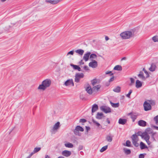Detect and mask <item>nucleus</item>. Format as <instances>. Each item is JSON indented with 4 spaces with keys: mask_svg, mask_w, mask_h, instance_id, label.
<instances>
[{
    "mask_svg": "<svg viewBox=\"0 0 158 158\" xmlns=\"http://www.w3.org/2000/svg\"><path fill=\"white\" fill-rule=\"evenodd\" d=\"M51 81L50 80L46 79L43 81L41 84L40 85L38 89L43 90H45L47 87H49L51 84Z\"/></svg>",
    "mask_w": 158,
    "mask_h": 158,
    "instance_id": "nucleus-1",
    "label": "nucleus"
},
{
    "mask_svg": "<svg viewBox=\"0 0 158 158\" xmlns=\"http://www.w3.org/2000/svg\"><path fill=\"white\" fill-rule=\"evenodd\" d=\"M133 33L131 31H126L123 32L120 34L122 39L123 40H127L130 39L132 37Z\"/></svg>",
    "mask_w": 158,
    "mask_h": 158,
    "instance_id": "nucleus-2",
    "label": "nucleus"
},
{
    "mask_svg": "<svg viewBox=\"0 0 158 158\" xmlns=\"http://www.w3.org/2000/svg\"><path fill=\"white\" fill-rule=\"evenodd\" d=\"M150 104L152 105H155V102H152L150 103L147 101H145L143 104V107L144 110L146 111H148L151 110L152 106Z\"/></svg>",
    "mask_w": 158,
    "mask_h": 158,
    "instance_id": "nucleus-3",
    "label": "nucleus"
},
{
    "mask_svg": "<svg viewBox=\"0 0 158 158\" xmlns=\"http://www.w3.org/2000/svg\"><path fill=\"white\" fill-rule=\"evenodd\" d=\"M100 109L101 110L106 114L111 113L112 111L111 109L106 106L103 105L101 106Z\"/></svg>",
    "mask_w": 158,
    "mask_h": 158,
    "instance_id": "nucleus-4",
    "label": "nucleus"
},
{
    "mask_svg": "<svg viewBox=\"0 0 158 158\" xmlns=\"http://www.w3.org/2000/svg\"><path fill=\"white\" fill-rule=\"evenodd\" d=\"M60 127V123L58 122L56 123L53 126L51 130V132L52 134H55L57 131Z\"/></svg>",
    "mask_w": 158,
    "mask_h": 158,
    "instance_id": "nucleus-5",
    "label": "nucleus"
},
{
    "mask_svg": "<svg viewBox=\"0 0 158 158\" xmlns=\"http://www.w3.org/2000/svg\"><path fill=\"white\" fill-rule=\"evenodd\" d=\"M148 135L149 134L143 132L141 136L142 138L144 139L146 141V142L147 143V144L148 145H149L151 144V143L149 140L150 139V136Z\"/></svg>",
    "mask_w": 158,
    "mask_h": 158,
    "instance_id": "nucleus-6",
    "label": "nucleus"
},
{
    "mask_svg": "<svg viewBox=\"0 0 158 158\" xmlns=\"http://www.w3.org/2000/svg\"><path fill=\"white\" fill-rule=\"evenodd\" d=\"M84 77V74L82 73H77L75 76V81L76 82H79L81 78H82Z\"/></svg>",
    "mask_w": 158,
    "mask_h": 158,
    "instance_id": "nucleus-7",
    "label": "nucleus"
},
{
    "mask_svg": "<svg viewBox=\"0 0 158 158\" xmlns=\"http://www.w3.org/2000/svg\"><path fill=\"white\" fill-rule=\"evenodd\" d=\"M89 65L90 67L95 68L97 67L98 63L95 60H93L89 63Z\"/></svg>",
    "mask_w": 158,
    "mask_h": 158,
    "instance_id": "nucleus-8",
    "label": "nucleus"
},
{
    "mask_svg": "<svg viewBox=\"0 0 158 158\" xmlns=\"http://www.w3.org/2000/svg\"><path fill=\"white\" fill-rule=\"evenodd\" d=\"M71 152L70 151L65 150L62 152V154L64 156L68 157L71 155Z\"/></svg>",
    "mask_w": 158,
    "mask_h": 158,
    "instance_id": "nucleus-9",
    "label": "nucleus"
},
{
    "mask_svg": "<svg viewBox=\"0 0 158 158\" xmlns=\"http://www.w3.org/2000/svg\"><path fill=\"white\" fill-rule=\"evenodd\" d=\"M64 85L66 86L72 85L74 86V84L72 79H69L66 81L64 83Z\"/></svg>",
    "mask_w": 158,
    "mask_h": 158,
    "instance_id": "nucleus-10",
    "label": "nucleus"
},
{
    "mask_svg": "<svg viewBox=\"0 0 158 158\" xmlns=\"http://www.w3.org/2000/svg\"><path fill=\"white\" fill-rule=\"evenodd\" d=\"M90 54V52H88L84 54L83 57V59L85 61H87L88 60Z\"/></svg>",
    "mask_w": 158,
    "mask_h": 158,
    "instance_id": "nucleus-11",
    "label": "nucleus"
},
{
    "mask_svg": "<svg viewBox=\"0 0 158 158\" xmlns=\"http://www.w3.org/2000/svg\"><path fill=\"white\" fill-rule=\"evenodd\" d=\"M62 0H46L47 2L52 4H55L61 1Z\"/></svg>",
    "mask_w": 158,
    "mask_h": 158,
    "instance_id": "nucleus-12",
    "label": "nucleus"
},
{
    "mask_svg": "<svg viewBox=\"0 0 158 158\" xmlns=\"http://www.w3.org/2000/svg\"><path fill=\"white\" fill-rule=\"evenodd\" d=\"M93 89L89 85H88L85 88V90L89 94H91L93 93Z\"/></svg>",
    "mask_w": 158,
    "mask_h": 158,
    "instance_id": "nucleus-13",
    "label": "nucleus"
},
{
    "mask_svg": "<svg viewBox=\"0 0 158 158\" xmlns=\"http://www.w3.org/2000/svg\"><path fill=\"white\" fill-rule=\"evenodd\" d=\"M138 77L142 80H145L146 78L148 77H146V76L145 77L144 76L143 73L142 71H140L139 72V74L138 75Z\"/></svg>",
    "mask_w": 158,
    "mask_h": 158,
    "instance_id": "nucleus-14",
    "label": "nucleus"
},
{
    "mask_svg": "<svg viewBox=\"0 0 158 158\" xmlns=\"http://www.w3.org/2000/svg\"><path fill=\"white\" fill-rule=\"evenodd\" d=\"M98 109V106L96 104H94L92 106V114L93 115V113L95 112Z\"/></svg>",
    "mask_w": 158,
    "mask_h": 158,
    "instance_id": "nucleus-15",
    "label": "nucleus"
},
{
    "mask_svg": "<svg viewBox=\"0 0 158 158\" xmlns=\"http://www.w3.org/2000/svg\"><path fill=\"white\" fill-rule=\"evenodd\" d=\"M146 122L143 120H140L138 122L139 125L142 127H145L146 126Z\"/></svg>",
    "mask_w": 158,
    "mask_h": 158,
    "instance_id": "nucleus-16",
    "label": "nucleus"
},
{
    "mask_svg": "<svg viewBox=\"0 0 158 158\" xmlns=\"http://www.w3.org/2000/svg\"><path fill=\"white\" fill-rule=\"evenodd\" d=\"M142 82L138 80L136 81L135 87L137 88H139L142 86Z\"/></svg>",
    "mask_w": 158,
    "mask_h": 158,
    "instance_id": "nucleus-17",
    "label": "nucleus"
},
{
    "mask_svg": "<svg viewBox=\"0 0 158 158\" xmlns=\"http://www.w3.org/2000/svg\"><path fill=\"white\" fill-rule=\"evenodd\" d=\"M156 68V64H152L151 67L149 68V70L152 72L154 71Z\"/></svg>",
    "mask_w": 158,
    "mask_h": 158,
    "instance_id": "nucleus-18",
    "label": "nucleus"
},
{
    "mask_svg": "<svg viewBox=\"0 0 158 158\" xmlns=\"http://www.w3.org/2000/svg\"><path fill=\"white\" fill-rule=\"evenodd\" d=\"M127 120L125 119L120 118L118 120V123L122 125L125 124L127 122Z\"/></svg>",
    "mask_w": 158,
    "mask_h": 158,
    "instance_id": "nucleus-19",
    "label": "nucleus"
},
{
    "mask_svg": "<svg viewBox=\"0 0 158 158\" xmlns=\"http://www.w3.org/2000/svg\"><path fill=\"white\" fill-rule=\"evenodd\" d=\"M71 66L72 67L73 69L75 70H77L79 71H81V69L80 67H79L78 66L74 65L73 64H70Z\"/></svg>",
    "mask_w": 158,
    "mask_h": 158,
    "instance_id": "nucleus-20",
    "label": "nucleus"
},
{
    "mask_svg": "<svg viewBox=\"0 0 158 158\" xmlns=\"http://www.w3.org/2000/svg\"><path fill=\"white\" fill-rule=\"evenodd\" d=\"M41 148L40 147L35 148L33 152L31 153V155H33L34 154L38 152L41 150Z\"/></svg>",
    "mask_w": 158,
    "mask_h": 158,
    "instance_id": "nucleus-21",
    "label": "nucleus"
},
{
    "mask_svg": "<svg viewBox=\"0 0 158 158\" xmlns=\"http://www.w3.org/2000/svg\"><path fill=\"white\" fill-rule=\"evenodd\" d=\"M103 114L102 113L98 112L96 116V118L99 119H101L102 118Z\"/></svg>",
    "mask_w": 158,
    "mask_h": 158,
    "instance_id": "nucleus-22",
    "label": "nucleus"
},
{
    "mask_svg": "<svg viewBox=\"0 0 158 158\" xmlns=\"http://www.w3.org/2000/svg\"><path fill=\"white\" fill-rule=\"evenodd\" d=\"M97 57V56L94 53H92L90 54V59L92 61L93 60H94V59H96Z\"/></svg>",
    "mask_w": 158,
    "mask_h": 158,
    "instance_id": "nucleus-23",
    "label": "nucleus"
},
{
    "mask_svg": "<svg viewBox=\"0 0 158 158\" xmlns=\"http://www.w3.org/2000/svg\"><path fill=\"white\" fill-rule=\"evenodd\" d=\"M101 87V85H98L94 86L93 88V89L94 91H98L99 89H100Z\"/></svg>",
    "mask_w": 158,
    "mask_h": 158,
    "instance_id": "nucleus-24",
    "label": "nucleus"
},
{
    "mask_svg": "<svg viewBox=\"0 0 158 158\" xmlns=\"http://www.w3.org/2000/svg\"><path fill=\"white\" fill-rule=\"evenodd\" d=\"M112 136L110 135H108L106 136V139L108 142H110L112 140Z\"/></svg>",
    "mask_w": 158,
    "mask_h": 158,
    "instance_id": "nucleus-25",
    "label": "nucleus"
},
{
    "mask_svg": "<svg viewBox=\"0 0 158 158\" xmlns=\"http://www.w3.org/2000/svg\"><path fill=\"white\" fill-rule=\"evenodd\" d=\"M148 134H151L152 132V130L150 128H147L144 132Z\"/></svg>",
    "mask_w": 158,
    "mask_h": 158,
    "instance_id": "nucleus-26",
    "label": "nucleus"
},
{
    "mask_svg": "<svg viewBox=\"0 0 158 158\" xmlns=\"http://www.w3.org/2000/svg\"><path fill=\"white\" fill-rule=\"evenodd\" d=\"M110 103L112 106L114 108L118 107L119 106V103H114L111 101L110 102Z\"/></svg>",
    "mask_w": 158,
    "mask_h": 158,
    "instance_id": "nucleus-27",
    "label": "nucleus"
},
{
    "mask_svg": "<svg viewBox=\"0 0 158 158\" xmlns=\"http://www.w3.org/2000/svg\"><path fill=\"white\" fill-rule=\"evenodd\" d=\"M132 141H138L139 138L138 136L136 134H134L131 137Z\"/></svg>",
    "mask_w": 158,
    "mask_h": 158,
    "instance_id": "nucleus-28",
    "label": "nucleus"
},
{
    "mask_svg": "<svg viewBox=\"0 0 158 158\" xmlns=\"http://www.w3.org/2000/svg\"><path fill=\"white\" fill-rule=\"evenodd\" d=\"M140 148L141 149H143L147 148V147L143 142H141L140 143Z\"/></svg>",
    "mask_w": 158,
    "mask_h": 158,
    "instance_id": "nucleus-29",
    "label": "nucleus"
},
{
    "mask_svg": "<svg viewBox=\"0 0 158 158\" xmlns=\"http://www.w3.org/2000/svg\"><path fill=\"white\" fill-rule=\"evenodd\" d=\"M114 69L118 71H121L122 70V68L120 65H117L114 67Z\"/></svg>",
    "mask_w": 158,
    "mask_h": 158,
    "instance_id": "nucleus-30",
    "label": "nucleus"
},
{
    "mask_svg": "<svg viewBox=\"0 0 158 158\" xmlns=\"http://www.w3.org/2000/svg\"><path fill=\"white\" fill-rule=\"evenodd\" d=\"M75 52L76 53L81 56L83 54L84 51L82 49H79L76 50Z\"/></svg>",
    "mask_w": 158,
    "mask_h": 158,
    "instance_id": "nucleus-31",
    "label": "nucleus"
},
{
    "mask_svg": "<svg viewBox=\"0 0 158 158\" xmlns=\"http://www.w3.org/2000/svg\"><path fill=\"white\" fill-rule=\"evenodd\" d=\"M65 146L68 148H72L73 147V145L71 143H67L64 144Z\"/></svg>",
    "mask_w": 158,
    "mask_h": 158,
    "instance_id": "nucleus-32",
    "label": "nucleus"
},
{
    "mask_svg": "<svg viewBox=\"0 0 158 158\" xmlns=\"http://www.w3.org/2000/svg\"><path fill=\"white\" fill-rule=\"evenodd\" d=\"M79 131L77 129H76V127L73 130V132L75 135L80 136L81 135V134Z\"/></svg>",
    "mask_w": 158,
    "mask_h": 158,
    "instance_id": "nucleus-33",
    "label": "nucleus"
},
{
    "mask_svg": "<svg viewBox=\"0 0 158 158\" xmlns=\"http://www.w3.org/2000/svg\"><path fill=\"white\" fill-rule=\"evenodd\" d=\"M131 118L133 122H134L135 119L137 117V115L135 114H131Z\"/></svg>",
    "mask_w": 158,
    "mask_h": 158,
    "instance_id": "nucleus-34",
    "label": "nucleus"
},
{
    "mask_svg": "<svg viewBox=\"0 0 158 158\" xmlns=\"http://www.w3.org/2000/svg\"><path fill=\"white\" fill-rule=\"evenodd\" d=\"M120 89L121 88L119 86H117L116 88H114L113 90L114 92H117V93H118L120 92Z\"/></svg>",
    "mask_w": 158,
    "mask_h": 158,
    "instance_id": "nucleus-35",
    "label": "nucleus"
},
{
    "mask_svg": "<svg viewBox=\"0 0 158 158\" xmlns=\"http://www.w3.org/2000/svg\"><path fill=\"white\" fill-rule=\"evenodd\" d=\"M91 84L94 86L98 84V80L96 79H94L91 81Z\"/></svg>",
    "mask_w": 158,
    "mask_h": 158,
    "instance_id": "nucleus-36",
    "label": "nucleus"
},
{
    "mask_svg": "<svg viewBox=\"0 0 158 158\" xmlns=\"http://www.w3.org/2000/svg\"><path fill=\"white\" fill-rule=\"evenodd\" d=\"M151 134L152 137L153 139V140H155V138L158 136V135L157 134V133L156 132H152Z\"/></svg>",
    "mask_w": 158,
    "mask_h": 158,
    "instance_id": "nucleus-37",
    "label": "nucleus"
},
{
    "mask_svg": "<svg viewBox=\"0 0 158 158\" xmlns=\"http://www.w3.org/2000/svg\"><path fill=\"white\" fill-rule=\"evenodd\" d=\"M76 127V129H77L79 131L82 132L84 131V129L82 127L79 126H77Z\"/></svg>",
    "mask_w": 158,
    "mask_h": 158,
    "instance_id": "nucleus-38",
    "label": "nucleus"
},
{
    "mask_svg": "<svg viewBox=\"0 0 158 158\" xmlns=\"http://www.w3.org/2000/svg\"><path fill=\"white\" fill-rule=\"evenodd\" d=\"M108 148V146L106 145L102 148L100 150V152H103L105 150H106Z\"/></svg>",
    "mask_w": 158,
    "mask_h": 158,
    "instance_id": "nucleus-39",
    "label": "nucleus"
},
{
    "mask_svg": "<svg viewBox=\"0 0 158 158\" xmlns=\"http://www.w3.org/2000/svg\"><path fill=\"white\" fill-rule=\"evenodd\" d=\"M124 151L125 153L127 155L131 153V151L130 149H124Z\"/></svg>",
    "mask_w": 158,
    "mask_h": 158,
    "instance_id": "nucleus-40",
    "label": "nucleus"
},
{
    "mask_svg": "<svg viewBox=\"0 0 158 158\" xmlns=\"http://www.w3.org/2000/svg\"><path fill=\"white\" fill-rule=\"evenodd\" d=\"M92 120L94 124L96 125V126H97L98 127H99L100 126V124L98 122H97L94 119H93Z\"/></svg>",
    "mask_w": 158,
    "mask_h": 158,
    "instance_id": "nucleus-41",
    "label": "nucleus"
},
{
    "mask_svg": "<svg viewBox=\"0 0 158 158\" xmlns=\"http://www.w3.org/2000/svg\"><path fill=\"white\" fill-rule=\"evenodd\" d=\"M138 141H132V143L133 145L136 147H137L139 145V144L137 143Z\"/></svg>",
    "mask_w": 158,
    "mask_h": 158,
    "instance_id": "nucleus-42",
    "label": "nucleus"
},
{
    "mask_svg": "<svg viewBox=\"0 0 158 158\" xmlns=\"http://www.w3.org/2000/svg\"><path fill=\"white\" fill-rule=\"evenodd\" d=\"M152 39L153 40L154 42H156L158 41V36H153Z\"/></svg>",
    "mask_w": 158,
    "mask_h": 158,
    "instance_id": "nucleus-43",
    "label": "nucleus"
},
{
    "mask_svg": "<svg viewBox=\"0 0 158 158\" xmlns=\"http://www.w3.org/2000/svg\"><path fill=\"white\" fill-rule=\"evenodd\" d=\"M143 71L144 72V73L146 75V77H149V75L147 71L146 70V69L144 68H143Z\"/></svg>",
    "mask_w": 158,
    "mask_h": 158,
    "instance_id": "nucleus-44",
    "label": "nucleus"
},
{
    "mask_svg": "<svg viewBox=\"0 0 158 158\" xmlns=\"http://www.w3.org/2000/svg\"><path fill=\"white\" fill-rule=\"evenodd\" d=\"M131 142L129 140H127L126 142V146L127 147L131 146Z\"/></svg>",
    "mask_w": 158,
    "mask_h": 158,
    "instance_id": "nucleus-45",
    "label": "nucleus"
},
{
    "mask_svg": "<svg viewBox=\"0 0 158 158\" xmlns=\"http://www.w3.org/2000/svg\"><path fill=\"white\" fill-rule=\"evenodd\" d=\"M154 120L156 122V124H158V115H157L154 118Z\"/></svg>",
    "mask_w": 158,
    "mask_h": 158,
    "instance_id": "nucleus-46",
    "label": "nucleus"
},
{
    "mask_svg": "<svg viewBox=\"0 0 158 158\" xmlns=\"http://www.w3.org/2000/svg\"><path fill=\"white\" fill-rule=\"evenodd\" d=\"M130 79L131 81V83L130 84V85H131L133 84L134 83L135 80L132 78H130Z\"/></svg>",
    "mask_w": 158,
    "mask_h": 158,
    "instance_id": "nucleus-47",
    "label": "nucleus"
},
{
    "mask_svg": "<svg viewBox=\"0 0 158 158\" xmlns=\"http://www.w3.org/2000/svg\"><path fill=\"white\" fill-rule=\"evenodd\" d=\"M132 92V90L131 89L130 90L129 93L126 95V96L128 98L130 97V95Z\"/></svg>",
    "mask_w": 158,
    "mask_h": 158,
    "instance_id": "nucleus-48",
    "label": "nucleus"
},
{
    "mask_svg": "<svg viewBox=\"0 0 158 158\" xmlns=\"http://www.w3.org/2000/svg\"><path fill=\"white\" fill-rule=\"evenodd\" d=\"M86 120L84 118L81 119L80 120V122L82 123H85L86 122Z\"/></svg>",
    "mask_w": 158,
    "mask_h": 158,
    "instance_id": "nucleus-49",
    "label": "nucleus"
},
{
    "mask_svg": "<svg viewBox=\"0 0 158 158\" xmlns=\"http://www.w3.org/2000/svg\"><path fill=\"white\" fill-rule=\"evenodd\" d=\"M74 53V52L73 51H71L69 52L67 54V55H69L71 54V55H73Z\"/></svg>",
    "mask_w": 158,
    "mask_h": 158,
    "instance_id": "nucleus-50",
    "label": "nucleus"
},
{
    "mask_svg": "<svg viewBox=\"0 0 158 158\" xmlns=\"http://www.w3.org/2000/svg\"><path fill=\"white\" fill-rule=\"evenodd\" d=\"M106 74H110V75L112 76L113 75V74L112 73L111 71L107 72L106 73Z\"/></svg>",
    "mask_w": 158,
    "mask_h": 158,
    "instance_id": "nucleus-51",
    "label": "nucleus"
},
{
    "mask_svg": "<svg viewBox=\"0 0 158 158\" xmlns=\"http://www.w3.org/2000/svg\"><path fill=\"white\" fill-rule=\"evenodd\" d=\"M83 68L86 71L89 70V68H88V66L87 65H85L84 67Z\"/></svg>",
    "mask_w": 158,
    "mask_h": 158,
    "instance_id": "nucleus-52",
    "label": "nucleus"
},
{
    "mask_svg": "<svg viewBox=\"0 0 158 158\" xmlns=\"http://www.w3.org/2000/svg\"><path fill=\"white\" fill-rule=\"evenodd\" d=\"M114 80V77L113 76L109 80V82L113 81Z\"/></svg>",
    "mask_w": 158,
    "mask_h": 158,
    "instance_id": "nucleus-53",
    "label": "nucleus"
},
{
    "mask_svg": "<svg viewBox=\"0 0 158 158\" xmlns=\"http://www.w3.org/2000/svg\"><path fill=\"white\" fill-rule=\"evenodd\" d=\"M144 156L143 154H140L139 156V158H144Z\"/></svg>",
    "mask_w": 158,
    "mask_h": 158,
    "instance_id": "nucleus-54",
    "label": "nucleus"
},
{
    "mask_svg": "<svg viewBox=\"0 0 158 158\" xmlns=\"http://www.w3.org/2000/svg\"><path fill=\"white\" fill-rule=\"evenodd\" d=\"M84 62H83L82 60H81L79 62V64L80 65H83L84 64Z\"/></svg>",
    "mask_w": 158,
    "mask_h": 158,
    "instance_id": "nucleus-55",
    "label": "nucleus"
},
{
    "mask_svg": "<svg viewBox=\"0 0 158 158\" xmlns=\"http://www.w3.org/2000/svg\"><path fill=\"white\" fill-rule=\"evenodd\" d=\"M83 146L82 145H80L78 147V149L79 150H81L82 149Z\"/></svg>",
    "mask_w": 158,
    "mask_h": 158,
    "instance_id": "nucleus-56",
    "label": "nucleus"
},
{
    "mask_svg": "<svg viewBox=\"0 0 158 158\" xmlns=\"http://www.w3.org/2000/svg\"><path fill=\"white\" fill-rule=\"evenodd\" d=\"M86 129L87 131H88L90 129V128L89 127H86Z\"/></svg>",
    "mask_w": 158,
    "mask_h": 158,
    "instance_id": "nucleus-57",
    "label": "nucleus"
},
{
    "mask_svg": "<svg viewBox=\"0 0 158 158\" xmlns=\"http://www.w3.org/2000/svg\"><path fill=\"white\" fill-rule=\"evenodd\" d=\"M106 121L108 124H110V121L108 118H107L106 119Z\"/></svg>",
    "mask_w": 158,
    "mask_h": 158,
    "instance_id": "nucleus-58",
    "label": "nucleus"
},
{
    "mask_svg": "<svg viewBox=\"0 0 158 158\" xmlns=\"http://www.w3.org/2000/svg\"><path fill=\"white\" fill-rule=\"evenodd\" d=\"M105 40H106V41H107L108 40H109V38H108V37L106 36L105 37Z\"/></svg>",
    "mask_w": 158,
    "mask_h": 158,
    "instance_id": "nucleus-59",
    "label": "nucleus"
},
{
    "mask_svg": "<svg viewBox=\"0 0 158 158\" xmlns=\"http://www.w3.org/2000/svg\"><path fill=\"white\" fill-rule=\"evenodd\" d=\"M33 155H31V153L26 158H30L31 156H32Z\"/></svg>",
    "mask_w": 158,
    "mask_h": 158,
    "instance_id": "nucleus-60",
    "label": "nucleus"
},
{
    "mask_svg": "<svg viewBox=\"0 0 158 158\" xmlns=\"http://www.w3.org/2000/svg\"><path fill=\"white\" fill-rule=\"evenodd\" d=\"M45 158H50L48 155H46L45 156Z\"/></svg>",
    "mask_w": 158,
    "mask_h": 158,
    "instance_id": "nucleus-61",
    "label": "nucleus"
},
{
    "mask_svg": "<svg viewBox=\"0 0 158 158\" xmlns=\"http://www.w3.org/2000/svg\"><path fill=\"white\" fill-rule=\"evenodd\" d=\"M154 127L156 129V130H158V127H157V126H154Z\"/></svg>",
    "mask_w": 158,
    "mask_h": 158,
    "instance_id": "nucleus-62",
    "label": "nucleus"
},
{
    "mask_svg": "<svg viewBox=\"0 0 158 158\" xmlns=\"http://www.w3.org/2000/svg\"><path fill=\"white\" fill-rule=\"evenodd\" d=\"M58 158H65L62 156H60L58 157Z\"/></svg>",
    "mask_w": 158,
    "mask_h": 158,
    "instance_id": "nucleus-63",
    "label": "nucleus"
},
{
    "mask_svg": "<svg viewBox=\"0 0 158 158\" xmlns=\"http://www.w3.org/2000/svg\"><path fill=\"white\" fill-rule=\"evenodd\" d=\"M2 2H4L6 1V0H0Z\"/></svg>",
    "mask_w": 158,
    "mask_h": 158,
    "instance_id": "nucleus-64",
    "label": "nucleus"
}]
</instances>
